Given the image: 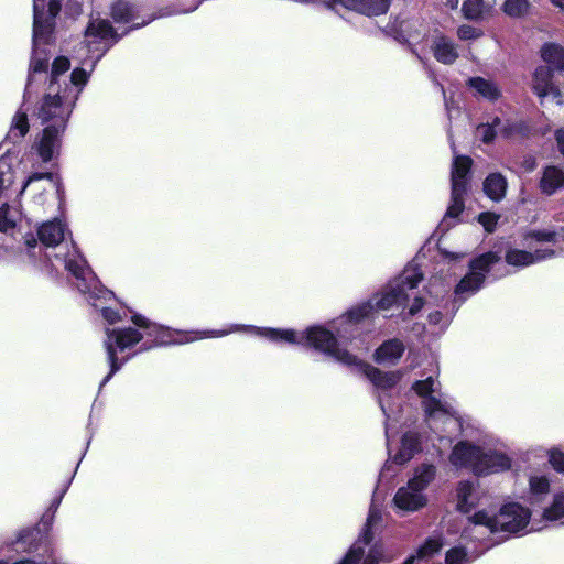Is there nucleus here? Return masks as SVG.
Listing matches in <instances>:
<instances>
[{"instance_id":"1","label":"nucleus","mask_w":564,"mask_h":564,"mask_svg":"<svg viewBox=\"0 0 564 564\" xmlns=\"http://www.w3.org/2000/svg\"><path fill=\"white\" fill-rule=\"evenodd\" d=\"M248 330L257 336L264 337L272 343H286L303 347L314 348L315 350L332 357L339 364L349 367L351 370L362 373L372 384L380 390L378 393L379 405L386 416V434L389 435L390 424L400 420L401 406L392 402V397L388 392L401 379L399 371L384 372L380 369L364 362L358 356L343 348L341 341L335 334L323 326H311L305 330H294L284 328L257 327L247 325H231L223 330H204L200 338H218L228 334Z\"/></svg>"},{"instance_id":"2","label":"nucleus","mask_w":564,"mask_h":564,"mask_svg":"<svg viewBox=\"0 0 564 564\" xmlns=\"http://www.w3.org/2000/svg\"><path fill=\"white\" fill-rule=\"evenodd\" d=\"M67 235L70 234L62 220L53 219L43 223L37 229L41 246L33 236L25 238L30 259L36 261L44 248V260L55 270L63 268L68 271L75 279L74 283L79 292L99 290L97 276L87 265L74 242L67 240Z\"/></svg>"},{"instance_id":"3","label":"nucleus","mask_w":564,"mask_h":564,"mask_svg":"<svg viewBox=\"0 0 564 564\" xmlns=\"http://www.w3.org/2000/svg\"><path fill=\"white\" fill-rule=\"evenodd\" d=\"M423 280V274L416 269H405L399 276L391 280L368 301L350 308L330 324V332H336V338L348 341L356 338L360 325L366 321H373L378 313L391 317L394 310L403 308L411 293Z\"/></svg>"},{"instance_id":"4","label":"nucleus","mask_w":564,"mask_h":564,"mask_svg":"<svg viewBox=\"0 0 564 564\" xmlns=\"http://www.w3.org/2000/svg\"><path fill=\"white\" fill-rule=\"evenodd\" d=\"M131 321L133 326L126 328L106 329L104 347L107 352L110 371L101 381L100 388H102L129 359L124 358L119 361L117 357V350L124 351L126 349L133 347L140 341H142L140 351H147L159 346L182 343V340L175 338V335H178L176 332L156 323H152L149 318L141 314L134 313L131 316Z\"/></svg>"},{"instance_id":"5","label":"nucleus","mask_w":564,"mask_h":564,"mask_svg":"<svg viewBox=\"0 0 564 564\" xmlns=\"http://www.w3.org/2000/svg\"><path fill=\"white\" fill-rule=\"evenodd\" d=\"M46 0H40L41 29L42 35L35 41V9L33 8V51L30 62V73L25 86L24 98H31L34 91V85L48 78V87L63 89L66 78L62 76L69 69L70 63L67 57H56L52 64V72L47 75L50 55L46 47L52 42L55 18L61 11L62 0H48L47 10H45Z\"/></svg>"},{"instance_id":"6","label":"nucleus","mask_w":564,"mask_h":564,"mask_svg":"<svg viewBox=\"0 0 564 564\" xmlns=\"http://www.w3.org/2000/svg\"><path fill=\"white\" fill-rule=\"evenodd\" d=\"M111 17L116 23H132V26L126 29L122 33H118L106 19H91L89 21L85 31V46H83L82 50L85 48L87 51V56L83 61V65L90 67V69L95 68L98 61H100L106 52L113 46L123 34L144 26L156 18H161L159 13L148 20L135 22L137 7L123 0H119L112 4Z\"/></svg>"},{"instance_id":"7","label":"nucleus","mask_w":564,"mask_h":564,"mask_svg":"<svg viewBox=\"0 0 564 564\" xmlns=\"http://www.w3.org/2000/svg\"><path fill=\"white\" fill-rule=\"evenodd\" d=\"M91 72L90 68L87 70L76 67L69 76L70 83H64L63 89L52 90V87L47 86L36 109V117L42 124L67 127L68 119Z\"/></svg>"},{"instance_id":"8","label":"nucleus","mask_w":564,"mask_h":564,"mask_svg":"<svg viewBox=\"0 0 564 564\" xmlns=\"http://www.w3.org/2000/svg\"><path fill=\"white\" fill-rule=\"evenodd\" d=\"M531 511L517 502L503 505L495 516L478 511L469 518V527L465 529L466 538L480 540L481 534L505 532L508 534H524L529 525Z\"/></svg>"},{"instance_id":"9","label":"nucleus","mask_w":564,"mask_h":564,"mask_svg":"<svg viewBox=\"0 0 564 564\" xmlns=\"http://www.w3.org/2000/svg\"><path fill=\"white\" fill-rule=\"evenodd\" d=\"M440 382L432 376L423 380H416L412 389L423 401L427 422L433 430H440L438 424L445 425L444 430H455L460 425L453 404L438 391Z\"/></svg>"},{"instance_id":"10","label":"nucleus","mask_w":564,"mask_h":564,"mask_svg":"<svg viewBox=\"0 0 564 564\" xmlns=\"http://www.w3.org/2000/svg\"><path fill=\"white\" fill-rule=\"evenodd\" d=\"M471 159L465 155H456L452 166V196L451 204L446 214L440 224L442 230H447L454 225V220L464 210V196L469 187V172L471 167Z\"/></svg>"},{"instance_id":"11","label":"nucleus","mask_w":564,"mask_h":564,"mask_svg":"<svg viewBox=\"0 0 564 564\" xmlns=\"http://www.w3.org/2000/svg\"><path fill=\"white\" fill-rule=\"evenodd\" d=\"M500 260L497 252L489 251L475 258L469 264V272L462 278L454 290L453 310L458 307L482 286L490 268Z\"/></svg>"},{"instance_id":"12","label":"nucleus","mask_w":564,"mask_h":564,"mask_svg":"<svg viewBox=\"0 0 564 564\" xmlns=\"http://www.w3.org/2000/svg\"><path fill=\"white\" fill-rule=\"evenodd\" d=\"M555 256V250L551 248H538L533 251H528L514 247L506 250L505 261L507 264L522 269L529 265L551 259Z\"/></svg>"},{"instance_id":"13","label":"nucleus","mask_w":564,"mask_h":564,"mask_svg":"<svg viewBox=\"0 0 564 564\" xmlns=\"http://www.w3.org/2000/svg\"><path fill=\"white\" fill-rule=\"evenodd\" d=\"M65 129L58 126H45L43 129L34 147L44 163L52 161L59 154L62 135Z\"/></svg>"},{"instance_id":"14","label":"nucleus","mask_w":564,"mask_h":564,"mask_svg":"<svg viewBox=\"0 0 564 564\" xmlns=\"http://www.w3.org/2000/svg\"><path fill=\"white\" fill-rule=\"evenodd\" d=\"M380 510L371 507L367 518V523L360 533L358 541L352 544L339 564H357L361 560L365 553V546L368 545L373 538L371 529L380 521Z\"/></svg>"},{"instance_id":"15","label":"nucleus","mask_w":564,"mask_h":564,"mask_svg":"<svg viewBox=\"0 0 564 564\" xmlns=\"http://www.w3.org/2000/svg\"><path fill=\"white\" fill-rule=\"evenodd\" d=\"M482 447L467 441L458 442L449 455L451 464L456 468H469L476 475V466L480 462Z\"/></svg>"},{"instance_id":"16","label":"nucleus","mask_w":564,"mask_h":564,"mask_svg":"<svg viewBox=\"0 0 564 564\" xmlns=\"http://www.w3.org/2000/svg\"><path fill=\"white\" fill-rule=\"evenodd\" d=\"M393 503L401 511L415 512L427 505V497L425 492L408 481L397 490Z\"/></svg>"},{"instance_id":"17","label":"nucleus","mask_w":564,"mask_h":564,"mask_svg":"<svg viewBox=\"0 0 564 564\" xmlns=\"http://www.w3.org/2000/svg\"><path fill=\"white\" fill-rule=\"evenodd\" d=\"M532 88L541 101L551 97L557 105L564 104V97L561 90L552 83V70L550 66H539L535 69Z\"/></svg>"},{"instance_id":"18","label":"nucleus","mask_w":564,"mask_h":564,"mask_svg":"<svg viewBox=\"0 0 564 564\" xmlns=\"http://www.w3.org/2000/svg\"><path fill=\"white\" fill-rule=\"evenodd\" d=\"M511 467L510 458L498 451L482 449L480 462L476 466V475H488L508 470Z\"/></svg>"},{"instance_id":"19","label":"nucleus","mask_w":564,"mask_h":564,"mask_svg":"<svg viewBox=\"0 0 564 564\" xmlns=\"http://www.w3.org/2000/svg\"><path fill=\"white\" fill-rule=\"evenodd\" d=\"M431 50L434 58L444 65H453L459 57L458 45L444 34L433 37Z\"/></svg>"},{"instance_id":"20","label":"nucleus","mask_w":564,"mask_h":564,"mask_svg":"<svg viewBox=\"0 0 564 564\" xmlns=\"http://www.w3.org/2000/svg\"><path fill=\"white\" fill-rule=\"evenodd\" d=\"M466 86L473 91L476 98L484 99L491 104L498 101L502 96L501 88L496 82L480 76L469 77L466 82Z\"/></svg>"},{"instance_id":"21","label":"nucleus","mask_w":564,"mask_h":564,"mask_svg":"<svg viewBox=\"0 0 564 564\" xmlns=\"http://www.w3.org/2000/svg\"><path fill=\"white\" fill-rule=\"evenodd\" d=\"M405 346L402 340L392 338L384 340L373 354V360L383 366H393L403 356Z\"/></svg>"},{"instance_id":"22","label":"nucleus","mask_w":564,"mask_h":564,"mask_svg":"<svg viewBox=\"0 0 564 564\" xmlns=\"http://www.w3.org/2000/svg\"><path fill=\"white\" fill-rule=\"evenodd\" d=\"M337 4L367 17H376L388 12L390 0H337Z\"/></svg>"},{"instance_id":"23","label":"nucleus","mask_w":564,"mask_h":564,"mask_svg":"<svg viewBox=\"0 0 564 564\" xmlns=\"http://www.w3.org/2000/svg\"><path fill=\"white\" fill-rule=\"evenodd\" d=\"M456 498L457 510L463 513H469L478 502V492L475 482L469 480L459 481L456 488Z\"/></svg>"},{"instance_id":"24","label":"nucleus","mask_w":564,"mask_h":564,"mask_svg":"<svg viewBox=\"0 0 564 564\" xmlns=\"http://www.w3.org/2000/svg\"><path fill=\"white\" fill-rule=\"evenodd\" d=\"M561 188H564V171L554 165L546 166L540 181L541 192L550 196Z\"/></svg>"},{"instance_id":"25","label":"nucleus","mask_w":564,"mask_h":564,"mask_svg":"<svg viewBox=\"0 0 564 564\" xmlns=\"http://www.w3.org/2000/svg\"><path fill=\"white\" fill-rule=\"evenodd\" d=\"M97 285H98L99 290H95V292L90 291V292H83V293L88 294L89 301H91V305L95 306L96 308H100L102 317L109 324H115L119 319H121L120 314L110 307L99 306V304L97 303V301H99V300H104L105 302L111 300L113 297V293H112V291L102 288L98 280H97Z\"/></svg>"},{"instance_id":"26","label":"nucleus","mask_w":564,"mask_h":564,"mask_svg":"<svg viewBox=\"0 0 564 564\" xmlns=\"http://www.w3.org/2000/svg\"><path fill=\"white\" fill-rule=\"evenodd\" d=\"M508 182L500 173H491L484 181V192L494 202H500L507 193Z\"/></svg>"},{"instance_id":"27","label":"nucleus","mask_w":564,"mask_h":564,"mask_svg":"<svg viewBox=\"0 0 564 564\" xmlns=\"http://www.w3.org/2000/svg\"><path fill=\"white\" fill-rule=\"evenodd\" d=\"M525 239H533L538 242H550L553 246H558L564 250V227L558 229L544 228L531 230L525 235Z\"/></svg>"},{"instance_id":"28","label":"nucleus","mask_w":564,"mask_h":564,"mask_svg":"<svg viewBox=\"0 0 564 564\" xmlns=\"http://www.w3.org/2000/svg\"><path fill=\"white\" fill-rule=\"evenodd\" d=\"M419 447L420 442L417 435L413 432L405 433L402 436L401 447L399 452L394 455L393 462L399 465L409 462L419 451Z\"/></svg>"},{"instance_id":"29","label":"nucleus","mask_w":564,"mask_h":564,"mask_svg":"<svg viewBox=\"0 0 564 564\" xmlns=\"http://www.w3.org/2000/svg\"><path fill=\"white\" fill-rule=\"evenodd\" d=\"M436 471L435 465L423 463L415 468L413 477L410 478L409 481L421 491L425 492L427 487L435 480Z\"/></svg>"},{"instance_id":"30","label":"nucleus","mask_w":564,"mask_h":564,"mask_svg":"<svg viewBox=\"0 0 564 564\" xmlns=\"http://www.w3.org/2000/svg\"><path fill=\"white\" fill-rule=\"evenodd\" d=\"M542 59L557 70L564 72V48L561 45L547 43L541 48Z\"/></svg>"},{"instance_id":"31","label":"nucleus","mask_w":564,"mask_h":564,"mask_svg":"<svg viewBox=\"0 0 564 564\" xmlns=\"http://www.w3.org/2000/svg\"><path fill=\"white\" fill-rule=\"evenodd\" d=\"M20 212L8 204L0 207V232L12 234L20 219Z\"/></svg>"},{"instance_id":"32","label":"nucleus","mask_w":564,"mask_h":564,"mask_svg":"<svg viewBox=\"0 0 564 564\" xmlns=\"http://www.w3.org/2000/svg\"><path fill=\"white\" fill-rule=\"evenodd\" d=\"M489 11L484 0H465L462 6V13L465 19L479 21Z\"/></svg>"},{"instance_id":"33","label":"nucleus","mask_w":564,"mask_h":564,"mask_svg":"<svg viewBox=\"0 0 564 564\" xmlns=\"http://www.w3.org/2000/svg\"><path fill=\"white\" fill-rule=\"evenodd\" d=\"M442 549V542L440 538H429L423 545H421L416 552V555L409 556L403 564H413L416 558H426Z\"/></svg>"},{"instance_id":"34","label":"nucleus","mask_w":564,"mask_h":564,"mask_svg":"<svg viewBox=\"0 0 564 564\" xmlns=\"http://www.w3.org/2000/svg\"><path fill=\"white\" fill-rule=\"evenodd\" d=\"M29 129L30 126L26 113L18 111L12 120L9 138L15 142L22 139L29 132Z\"/></svg>"},{"instance_id":"35","label":"nucleus","mask_w":564,"mask_h":564,"mask_svg":"<svg viewBox=\"0 0 564 564\" xmlns=\"http://www.w3.org/2000/svg\"><path fill=\"white\" fill-rule=\"evenodd\" d=\"M530 10L529 0H506L502 11L510 18H522Z\"/></svg>"},{"instance_id":"36","label":"nucleus","mask_w":564,"mask_h":564,"mask_svg":"<svg viewBox=\"0 0 564 564\" xmlns=\"http://www.w3.org/2000/svg\"><path fill=\"white\" fill-rule=\"evenodd\" d=\"M43 181L47 182L50 186H53L54 185L53 174L48 173V172L32 174L25 181V183H24V185H23V187L21 189V193H23L28 188H31L34 192L35 191H42V189L44 191L45 188L39 185V183H41Z\"/></svg>"},{"instance_id":"37","label":"nucleus","mask_w":564,"mask_h":564,"mask_svg":"<svg viewBox=\"0 0 564 564\" xmlns=\"http://www.w3.org/2000/svg\"><path fill=\"white\" fill-rule=\"evenodd\" d=\"M501 124L499 118H495L492 123H482L477 127V135L484 143H490L498 133V127Z\"/></svg>"},{"instance_id":"38","label":"nucleus","mask_w":564,"mask_h":564,"mask_svg":"<svg viewBox=\"0 0 564 564\" xmlns=\"http://www.w3.org/2000/svg\"><path fill=\"white\" fill-rule=\"evenodd\" d=\"M544 518L550 521H555L564 517V495H555L553 503L544 510Z\"/></svg>"},{"instance_id":"39","label":"nucleus","mask_w":564,"mask_h":564,"mask_svg":"<svg viewBox=\"0 0 564 564\" xmlns=\"http://www.w3.org/2000/svg\"><path fill=\"white\" fill-rule=\"evenodd\" d=\"M529 484L533 494H546L550 489L549 479L542 475L531 476Z\"/></svg>"},{"instance_id":"40","label":"nucleus","mask_w":564,"mask_h":564,"mask_svg":"<svg viewBox=\"0 0 564 564\" xmlns=\"http://www.w3.org/2000/svg\"><path fill=\"white\" fill-rule=\"evenodd\" d=\"M498 220H499V215H497L495 213L484 212L478 215L479 224L489 234H491L496 230Z\"/></svg>"},{"instance_id":"41","label":"nucleus","mask_w":564,"mask_h":564,"mask_svg":"<svg viewBox=\"0 0 564 564\" xmlns=\"http://www.w3.org/2000/svg\"><path fill=\"white\" fill-rule=\"evenodd\" d=\"M482 31L475 26L463 24L457 29V36L462 41L476 40L482 36Z\"/></svg>"},{"instance_id":"42","label":"nucleus","mask_w":564,"mask_h":564,"mask_svg":"<svg viewBox=\"0 0 564 564\" xmlns=\"http://www.w3.org/2000/svg\"><path fill=\"white\" fill-rule=\"evenodd\" d=\"M467 554L463 547H453L446 553V564H465Z\"/></svg>"},{"instance_id":"43","label":"nucleus","mask_w":564,"mask_h":564,"mask_svg":"<svg viewBox=\"0 0 564 564\" xmlns=\"http://www.w3.org/2000/svg\"><path fill=\"white\" fill-rule=\"evenodd\" d=\"M550 463L556 471L564 473V453L560 451H551Z\"/></svg>"},{"instance_id":"44","label":"nucleus","mask_w":564,"mask_h":564,"mask_svg":"<svg viewBox=\"0 0 564 564\" xmlns=\"http://www.w3.org/2000/svg\"><path fill=\"white\" fill-rule=\"evenodd\" d=\"M65 490L59 495V497H57L51 505L50 507V510H52V514H44L42 517V520L41 522L43 523V525H51L52 521H53V518H54V512L58 509L61 502H62V499H63V495H64Z\"/></svg>"},{"instance_id":"45","label":"nucleus","mask_w":564,"mask_h":564,"mask_svg":"<svg viewBox=\"0 0 564 564\" xmlns=\"http://www.w3.org/2000/svg\"><path fill=\"white\" fill-rule=\"evenodd\" d=\"M429 304L430 303L422 296H415L414 302L410 306L408 314L410 316H414L423 308L424 305H429Z\"/></svg>"},{"instance_id":"46","label":"nucleus","mask_w":564,"mask_h":564,"mask_svg":"<svg viewBox=\"0 0 564 564\" xmlns=\"http://www.w3.org/2000/svg\"><path fill=\"white\" fill-rule=\"evenodd\" d=\"M34 9H35V41H39V39H41V35H42L40 0H34Z\"/></svg>"},{"instance_id":"47","label":"nucleus","mask_w":564,"mask_h":564,"mask_svg":"<svg viewBox=\"0 0 564 564\" xmlns=\"http://www.w3.org/2000/svg\"><path fill=\"white\" fill-rule=\"evenodd\" d=\"M429 321L433 325H442L443 314L440 311L430 312Z\"/></svg>"},{"instance_id":"48","label":"nucleus","mask_w":564,"mask_h":564,"mask_svg":"<svg viewBox=\"0 0 564 564\" xmlns=\"http://www.w3.org/2000/svg\"><path fill=\"white\" fill-rule=\"evenodd\" d=\"M555 139L557 142L558 151L564 156V130L563 129H560L555 132Z\"/></svg>"},{"instance_id":"49","label":"nucleus","mask_w":564,"mask_h":564,"mask_svg":"<svg viewBox=\"0 0 564 564\" xmlns=\"http://www.w3.org/2000/svg\"><path fill=\"white\" fill-rule=\"evenodd\" d=\"M362 564H378L377 552L370 551L369 554L365 557Z\"/></svg>"},{"instance_id":"50","label":"nucleus","mask_w":564,"mask_h":564,"mask_svg":"<svg viewBox=\"0 0 564 564\" xmlns=\"http://www.w3.org/2000/svg\"><path fill=\"white\" fill-rule=\"evenodd\" d=\"M524 164H525V170L528 172L533 171L535 167V161L532 158H529L528 160H525Z\"/></svg>"},{"instance_id":"51","label":"nucleus","mask_w":564,"mask_h":564,"mask_svg":"<svg viewBox=\"0 0 564 564\" xmlns=\"http://www.w3.org/2000/svg\"><path fill=\"white\" fill-rule=\"evenodd\" d=\"M444 254L448 260H457L464 256L463 253H454V252H447V251L444 252Z\"/></svg>"},{"instance_id":"52","label":"nucleus","mask_w":564,"mask_h":564,"mask_svg":"<svg viewBox=\"0 0 564 564\" xmlns=\"http://www.w3.org/2000/svg\"><path fill=\"white\" fill-rule=\"evenodd\" d=\"M6 183H10V178H6L4 174L0 173V193L4 188Z\"/></svg>"},{"instance_id":"53","label":"nucleus","mask_w":564,"mask_h":564,"mask_svg":"<svg viewBox=\"0 0 564 564\" xmlns=\"http://www.w3.org/2000/svg\"><path fill=\"white\" fill-rule=\"evenodd\" d=\"M459 0H447L446 6L451 9H456L458 7Z\"/></svg>"},{"instance_id":"54","label":"nucleus","mask_w":564,"mask_h":564,"mask_svg":"<svg viewBox=\"0 0 564 564\" xmlns=\"http://www.w3.org/2000/svg\"><path fill=\"white\" fill-rule=\"evenodd\" d=\"M552 3L564 12V0H551Z\"/></svg>"},{"instance_id":"55","label":"nucleus","mask_w":564,"mask_h":564,"mask_svg":"<svg viewBox=\"0 0 564 564\" xmlns=\"http://www.w3.org/2000/svg\"><path fill=\"white\" fill-rule=\"evenodd\" d=\"M389 33L397 40H400L401 37L403 39V35L400 34L398 30H391Z\"/></svg>"},{"instance_id":"56","label":"nucleus","mask_w":564,"mask_h":564,"mask_svg":"<svg viewBox=\"0 0 564 564\" xmlns=\"http://www.w3.org/2000/svg\"><path fill=\"white\" fill-rule=\"evenodd\" d=\"M497 542H490L489 544L486 545V549H489L491 546H494V544H496Z\"/></svg>"}]
</instances>
